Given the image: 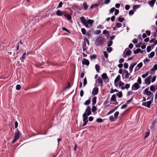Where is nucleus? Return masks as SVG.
<instances>
[{
    "instance_id": "nucleus-18",
    "label": "nucleus",
    "mask_w": 157,
    "mask_h": 157,
    "mask_svg": "<svg viewBox=\"0 0 157 157\" xmlns=\"http://www.w3.org/2000/svg\"><path fill=\"white\" fill-rule=\"evenodd\" d=\"M64 16L69 21H70L71 19V16L69 14H65Z\"/></svg>"
},
{
    "instance_id": "nucleus-34",
    "label": "nucleus",
    "mask_w": 157,
    "mask_h": 157,
    "mask_svg": "<svg viewBox=\"0 0 157 157\" xmlns=\"http://www.w3.org/2000/svg\"><path fill=\"white\" fill-rule=\"evenodd\" d=\"M96 121L98 123H101L103 122V120L101 118H98L96 119Z\"/></svg>"
},
{
    "instance_id": "nucleus-25",
    "label": "nucleus",
    "mask_w": 157,
    "mask_h": 157,
    "mask_svg": "<svg viewBox=\"0 0 157 157\" xmlns=\"http://www.w3.org/2000/svg\"><path fill=\"white\" fill-rule=\"evenodd\" d=\"M116 95L119 98H122L123 96L122 94L121 91L117 92L116 94Z\"/></svg>"
},
{
    "instance_id": "nucleus-6",
    "label": "nucleus",
    "mask_w": 157,
    "mask_h": 157,
    "mask_svg": "<svg viewBox=\"0 0 157 157\" xmlns=\"http://www.w3.org/2000/svg\"><path fill=\"white\" fill-rule=\"evenodd\" d=\"M131 53V52L130 50H129L127 48H126L123 52L122 56L123 58H125L127 56H130Z\"/></svg>"
},
{
    "instance_id": "nucleus-1",
    "label": "nucleus",
    "mask_w": 157,
    "mask_h": 157,
    "mask_svg": "<svg viewBox=\"0 0 157 157\" xmlns=\"http://www.w3.org/2000/svg\"><path fill=\"white\" fill-rule=\"evenodd\" d=\"M80 20L82 23L87 28H89L90 26H91L94 22V20L90 19L86 20L84 17H81Z\"/></svg>"
},
{
    "instance_id": "nucleus-63",
    "label": "nucleus",
    "mask_w": 157,
    "mask_h": 157,
    "mask_svg": "<svg viewBox=\"0 0 157 157\" xmlns=\"http://www.w3.org/2000/svg\"><path fill=\"white\" fill-rule=\"evenodd\" d=\"M101 32V31L100 30H96L95 31L94 33L96 34H100Z\"/></svg>"
},
{
    "instance_id": "nucleus-33",
    "label": "nucleus",
    "mask_w": 157,
    "mask_h": 157,
    "mask_svg": "<svg viewBox=\"0 0 157 157\" xmlns=\"http://www.w3.org/2000/svg\"><path fill=\"white\" fill-rule=\"evenodd\" d=\"M98 4H93L90 7V9H92L93 8L95 7L96 6H99Z\"/></svg>"
},
{
    "instance_id": "nucleus-4",
    "label": "nucleus",
    "mask_w": 157,
    "mask_h": 157,
    "mask_svg": "<svg viewBox=\"0 0 157 157\" xmlns=\"http://www.w3.org/2000/svg\"><path fill=\"white\" fill-rule=\"evenodd\" d=\"M97 83H98V84L97 85V86H100L101 87H102L103 81L102 78L100 77H98L96 80V84Z\"/></svg>"
},
{
    "instance_id": "nucleus-14",
    "label": "nucleus",
    "mask_w": 157,
    "mask_h": 157,
    "mask_svg": "<svg viewBox=\"0 0 157 157\" xmlns=\"http://www.w3.org/2000/svg\"><path fill=\"white\" fill-rule=\"evenodd\" d=\"M101 77L104 82L105 80L108 79V77L106 73L103 74L101 75Z\"/></svg>"
},
{
    "instance_id": "nucleus-32",
    "label": "nucleus",
    "mask_w": 157,
    "mask_h": 157,
    "mask_svg": "<svg viewBox=\"0 0 157 157\" xmlns=\"http://www.w3.org/2000/svg\"><path fill=\"white\" fill-rule=\"evenodd\" d=\"M140 6L139 5H135L133 6V9L134 10H135L136 9L140 7Z\"/></svg>"
},
{
    "instance_id": "nucleus-31",
    "label": "nucleus",
    "mask_w": 157,
    "mask_h": 157,
    "mask_svg": "<svg viewBox=\"0 0 157 157\" xmlns=\"http://www.w3.org/2000/svg\"><path fill=\"white\" fill-rule=\"evenodd\" d=\"M109 119L111 122H113L116 120V119H115L113 116H111L109 117Z\"/></svg>"
},
{
    "instance_id": "nucleus-17",
    "label": "nucleus",
    "mask_w": 157,
    "mask_h": 157,
    "mask_svg": "<svg viewBox=\"0 0 157 157\" xmlns=\"http://www.w3.org/2000/svg\"><path fill=\"white\" fill-rule=\"evenodd\" d=\"M133 52L134 54H136L140 52H141V53H142L143 52V51L141 50L140 48H137L136 50H134Z\"/></svg>"
},
{
    "instance_id": "nucleus-64",
    "label": "nucleus",
    "mask_w": 157,
    "mask_h": 157,
    "mask_svg": "<svg viewBox=\"0 0 157 157\" xmlns=\"http://www.w3.org/2000/svg\"><path fill=\"white\" fill-rule=\"evenodd\" d=\"M127 107V105H126V104H124V105H123L121 107V109H125V108H126Z\"/></svg>"
},
{
    "instance_id": "nucleus-56",
    "label": "nucleus",
    "mask_w": 157,
    "mask_h": 157,
    "mask_svg": "<svg viewBox=\"0 0 157 157\" xmlns=\"http://www.w3.org/2000/svg\"><path fill=\"white\" fill-rule=\"evenodd\" d=\"M116 9L115 8V7H113L110 9V13H112Z\"/></svg>"
},
{
    "instance_id": "nucleus-41",
    "label": "nucleus",
    "mask_w": 157,
    "mask_h": 157,
    "mask_svg": "<svg viewBox=\"0 0 157 157\" xmlns=\"http://www.w3.org/2000/svg\"><path fill=\"white\" fill-rule=\"evenodd\" d=\"M90 57L91 59H95L96 58V56L95 55H93L92 56H90Z\"/></svg>"
},
{
    "instance_id": "nucleus-15",
    "label": "nucleus",
    "mask_w": 157,
    "mask_h": 157,
    "mask_svg": "<svg viewBox=\"0 0 157 157\" xmlns=\"http://www.w3.org/2000/svg\"><path fill=\"white\" fill-rule=\"evenodd\" d=\"M64 12L63 11H61L59 10H58L56 12V15L58 16H61L63 15Z\"/></svg>"
},
{
    "instance_id": "nucleus-36",
    "label": "nucleus",
    "mask_w": 157,
    "mask_h": 157,
    "mask_svg": "<svg viewBox=\"0 0 157 157\" xmlns=\"http://www.w3.org/2000/svg\"><path fill=\"white\" fill-rule=\"evenodd\" d=\"M148 72H147L145 74H143L142 75V77L143 78H145L148 75Z\"/></svg>"
},
{
    "instance_id": "nucleus-47",
    "label": "nucleus",
    "mask_w": 157,
    "mask_h": 157,
    "mask_svg": "<svg viewBox=\"0 0 157 157\" xmlns=\"http://www.w3.org/2000/svg\"><path fill=\"white\" fill-rule=\"evenodd\" d=\"M116 26L118 28L121 27L122 26V24L120 23H117L116 24Z\"/></svg>"
},
{
    "instance_id": "nucleus-52",
    "label": "nucleus",
    "mask_w": 157,
    "mask_h": 157,
    "mask_svg": "<svg viewBox=\"0 0 157 157\" xmlns=\"http://www.w3.org/2000/svg\"><path fill=\"white\" fill-rule=\"evenodd\" d=\"M151 47L150 46H148L147 48V51L148 52H149L151 51Z\"/></svg>"
},
{
    "instance_id": "nucleus-10",
    "label": "nucleus",
    "mask_w": 157,
    "mask_h": 157,
    "mask_svg": "<svg viewBox=\"0 0 157 157\" xmlns=\"http://www.w3.org/2000/svg\"><path fill=\"white\" fill-rule=\"evenodd\" d=\"M99 89L97 87H95L93 90L92 94L93 95H96L98 93Z\"/></svg>"
},
{
    "instance_id": "nucleus-46",
    "label": "nucleus",
    "mask_w": 157,
    "mask_h": 157,
    "mask_svg": "<svg viewBox=\"0 0 157 157\" xmlns=\"http://www.w3.org/2000/svg\"><path fill=\"white\" fill-rule=\"evenodd\" d=\"M137 82H138V84H140L141 83V78L140 77H139L138 78V80H137Z\"/></svg>"
},
{
    "instance_id": "nucleus-62",
    "label": "nucleus",
    "mask_w": 157,
    "mask_h": 157,
    "mask_svg": "<svg viewBox=\"0 0 157 157\" xmlns=\"http://www.w3.org/2000/svg\"><path fill=\"white\" fill-rule=\"evenodd\" d=\"M133 97H132L129 100H127L126 101V102L128 103V104H129V103H130L132 101V99H133Z\"/></svg>"
},
{
    "instance_id": "nucleus-38",
    "label": "nucleus",
    "mask_w": 157,
    "mask_h": 157,
    "mask_svg": "<svg viewBox=\"0 0 157 157\" xmlns=\"http://www.w3.org/2000/svg\"><path fill=\"white\" fill-rule=\"evenodd\" d=\"M105 58L106 59L108 58V53L106 51L103 52Z\"/></svg>"
},
{
    "instance_id": "nucleus-11",
    "label": "nucleus",
    "mask_w": 157,
    "mask_h": 157,
    "mask_svg": "<svg viewBox=\"0 0 157 157\" xmlns=\"http://www.w3.org/2000/svg\"><path fill=\"white\" fill-rule=\"evenodd\" d=\"M143 63L141 62L137 64L135 68V72L139 70L142 66Z\"/></svg>"
},
{
    "instance_id": "nucleus-9",
    "label": "nucleus",
    "mask_w": 157,
    "mask_h": 157,
    "mask_svg": "<svg viewBox=\"0 0 157 157\" xmlns=\"http://www.w3.org/2000/svg\"><path fill=\"white\" fill-rule=\"evenodd\" d=\"M140 88V86L138 83H135L134 84L132 87V90H136Z\"/></svg>"
},
{
    "instance_id": "nucleus-40",
    "label": "nucleus",
    "mask_w": 157,
    "mask_h": 157,
    "mask_svg": "<svg viewBox=\"0 0 157 157\" xmlns=\"http://www.w3.org/2000/svg\"><path fill=\"white\" fill-rule=\"evenodd\" d=\"M112 44H113V41L111 40H110L109 41H108V42L107 43V46L108 47H110V46H111L112 45Z\"/></svg>"
},
{
    "instance_id": "nucleus-24",
    "label": "nucleus",
    "mask_w": 157,
    "mask_h": 157,
    "mask_svg": "<svg viewBox=\"0 0 157 157\" xmlns=\"http://www.w3.org/2000/svg\"><path fill=\"white\" fill-rule=\"evenodd\" d=\"M155 54V52H152L148 55V56L149 58H151L154 56Z\"/></svg>"
},
{
    "instance_id": "nucleus-7",
    "label": "nucleus",
    "mask_w": 157,
    "mask_h": 157,
    "mask_svg": "<svg viewBox=\"0 0 157 157\" xmlns=\"http://www.w3.org/2000/svg\"><path fill=\"white\" fill-rule=\"evenodd\" d=\"M149 88L148 87H147L143 92V94H146L148 96H150L151 95H153V93H152L150 91H149Z\"/></svg>"
},
{
    "instance_id": "nucleus-23",
    "label": "nucleus",
    "mask_w": 157,
    "mask_h": 157,
    "mask_svg": "<svg viewBox=\"0 0 157 157\" xmlns=\"http://www.w3.org/2000/svg\"><path fill=\"white\" fill-rule=\"evenodd\" d=\"M97 97H94L92 98V104L93 105H95L96 102Z\"/></svg>"
},
{
    "instance_id": "nucleus-42",
    "label": "nucleus",
    "mask_w": 157,
    "mask_h": 157,
    "mask_svg": "<svg viewBox=\"0 0 157 157\" xmlns=\"http://www.w3.org/2000/svg\"><path fill=\"white\" fill-rule=\"evenodd\" d=\"M87 83V81L86 80V78L85 77L83 80V86H85Z\"/></svg>"
},
{
    "instance_id": "nucleus-60",
    "label": "nucleus",
    "mask_w": 157,
    "mask_h": 157,
    "mask_svg": "<svg viewBox=\"0 0 157 157\" xmlns=\"http://www.w3.org/2000/svg\"><path fill=\"white\" fill-rule=\"evenodd\" d=\"M63 5V3L62 2H60L58 5V6H57V8H59L62 7V5Z\"/></svg>"
},
{
    "instance_id": "nucleus-59",
    "label": "nucleus",
    "mask_w": 157,
    "mask_h": 157,
    "mask_svg": "<svg viewBox=\"0 0 157 157\" xmlns=\"http://www.w3.org/2000/svg\"><path fill=\"white\" fill-rule=\"evenodd\" d=\"M138 41L137 39H135V38L134 39L132 40V42H133V43L135 44L137 43L138 42Z\"/></svg>"
},
{
    "instance_id": "nucleus-30",
    "label": "nucleus",
    "mask_w": 157,
    "mask_h": 157,
    "mask_svg": "<svg viewBox=\"0 0 157 157\" xmlns=\"http://www.w3.org/2000/svg\"><path fill=\"white\" fill-rule=\"evenodd\" d=\"M150 90L153 92H155L156 90L155 89V87L154 86V85H152L150 86Z\"/></svg>"
},
{
    "instance_id": "nucleus-48",
    "label": "nucleus",
    "mask_w": 157,
    "mask_h": 157,
    "mask_svg": "<svg viewBox=\"0 0 157 157\" xmlns=\"http://www.w3.org/2000/svg\"><path fill=\"white\" fill-rule=\"evenodd\" d=\"M62 29L64 31L68 33H70L69 31L65 27H63L62 28Z\"/></svg>"
},
{
    "instance_id": "nucleus-55",
    "label": "nucleus",
    "mask_w": 157,
    "mask_h": 157,
    "mask_svg": "<svg viewBox=\"0 0 157 157\" xmlns=\"http://www.w3.org/2000/svg\"><path fill=\"white\" fill-rule=\"evenodd\" d=\"M118 90L116 89H115L114 90H113L112 89L110 91V93H112L115 92H118Z\"/></svg>"
},
{
    "instance_id": "nucleus-29",
    "label": "nucleus",
    "mask_w": 157,
    "mask_h": 157,
    "mask_svg": "<svg viewBox=\"0 0 157 157\" xmlns=\"http://www.w3.org/2000/svg\"><path fill=\"white\" fill-rule=\"evenodd\" d=\"M116 96L115 94H113L111 97V100L112 101H116Z\"/></svg>"
},
{
    "instance_id": "nucleus-53",
    "label": "nucleus",
    "mask_w": 157,
    "mask_h": 157,
    "mask_svg": "<svg viewBox=\"0 0 157 157\" xmlns=\"http://www.w3.org/2000/svg\"><path fill=\"white\" fill-rule=\"evenodd\" d=\"M21 86L20 85H17L16 86V89L17 90H19L21 89Z\"/></svg>"
},
{
    "instance_id": "nucleus-43",
    "label": "nucleus",
    "mask_w": 157,
    "mask_h": 157,
    "mask_svg": "<svg viewBox=\"0 0 157 157\" xmlns=\"http://www.w3.org/2000/svg\"><path fill=\"white\" fill-rule=\"evenodd\" d=\"M81 32L83 35H85L86 34V30L85 29L83 28H82L81 29Z\"/></svg>"
},
{
    "instance_id": "nucleus-12",
    "label": "nucleus",
    "mask_w": 157,
    "mask_h": 157,
    "mask_svg": "<svg viewBox=\"0 0 157 157\" xmlns=\"http://www.w3.org/2000/svg\"><path fill=\"white\" fill-rule=\"evenodd\" d=\"M137 63L136 62L133 63H132L130 65L129 67V69L130 72V73H132L133 69L134 67L136 64Z\"/></svg>"
},
{
    "instance_id": "nucleus-3",
    "label": "nucleus",
    "mask_w": 157,
    "mask_h": 157,
    "mask_svg": "<svg viewBox=\"0 0 157 157\" xmlns=\"http://www.w3.org/2000/svg\"><path fill=\"white\" fill-rule=\"evenodd\" d=\"M17 131L16 132L14 135V138L12 141V144L14 143L16 141L18 140L20 137V132L18 130V129H17Z\"/></svg>"
},
{
    "instance_id": "nucleus-44",
    "label": "nucleus",
    "mask_w": 157,
    "mask_h": 157,
    "mask_svg": "<svg viewBox=\"0 0 157 157\" xmlns=\"http://www.w3.org/2000/svg\"><path fill=\"white\" fill-rule=\"evenodd\" d=\"M114 112V110L113 109H112L111 110H110V111H109L108 112V113L106 115H107V116L109 115L110 114H111L112 113Z\"/></svg>"
},
{
    "instance_id": "nucleus-20",
    "label": "nucleus",
    "mask_w": 157,
    "mask_h": 157,
    "mask_svg": "<svg viewBox=\"0 0 157 157\" xmlns=\"http://www.w3.org/2000/svg\"><path fill=\"white\" fill-rule=\"evenodd\" d=\"M83 6L84 10H86L87 9L88 6L86 2H84L83 3Z\"/></svg>"
},
{
    "instance_id": "nucleus-49",
    "label": "nucleus",
    "mask_w": 157,
    "mask_h": 157,
    "mask_svg": "<svg viewBox=\"0 0 157 157\" xmlns=\"http://www.w3.org/2000/svg\"><path fill=\"white\" fill-rule=\"evenodd\" d=\"M27 56L25 52L24 53L22 57L20 58V59L22 58L23 59H24L25 58L26 56Z\"/></svg>"
},
{
    "instance_id": "nucleus-5",
    "label": "nucleus",
    "mask_w": 157,
    "mask_h": 157,
    "mask_svg": "<svg viewBox=\"0 0 157 157\" xmlns=\"http://www.w3.org/2000/svg\"><path fill=\"white\" fill-rule=\"evenodd\" d=\"M153 97L151 99V100L150 101H148L147 102H143L142 104V105L148 107V108H149L150 107V105L152 103V101H153Z\"/></svg>"
},
{
    "instance_id": "nucleus-39",
    "label": "nucleus",
    "mask_w": 157,
    "mask_h": 157,
    "mask_svg": "<svg viewBox=\"0 0 157 157\" xmlns=\"http://www.w3.org/2000/svg\"><path fill=\"white\" fill-rule=\"evenodd\" d=\"M97 109L96 106H92V111L93 113H94L96 111Z\"/></svg>"
},
{
    "instance_id": "nucleus-19",
    "label": "nucleus",
    "mask_w": 157,
    "mask_h": 157,
    "mask_svg": "<svg viewBox=\"0 0 157 157\" xmlns=\"http://www.w3.org/2000/svg\"><path fill=\"white\" fill-rule=\"evenodd\" d=\"M156 1V0H151L149 2V5L151 7L153 6Z\"/></svg>"
},
{
    "instance_id": "nucleus-35",
    "label": "nucleus",
    "mask_w": 157,
    "mask_h": 157,
    "mask_svg": "<svg viewBox=\"0 0 157 157\" xmlns=\"http://www.w3.org/2000/svg\"><path fill=\"white\" fill-rule=\"evenodd\" d=\"M119 112L118 111L116 112L114 114V116L115 118L116 119H117V117H118L119 114Z\"/></svg>"
},
{
    "instance_id": "nucleus-8",
    "label": "nucleus",
    "mask_w": 157,
    "mask_h": 157,
    "mask_svg": "<svg viewBox=\"0 0 157 157\" xmlns=\"http://www.w3.org/2000/svg\"><path fill=\"white\" fill-rule=\"evenodd\" d=\"M85 113L87 116L90 115L91 113V108L89 106H88L85 110V113Z\"/></svg>"
},
{
    "instance_id": "nucleus-27",
    "label": "nucleus",
    "mask_w": 157,
    "mask_h": 157,
    "mask_svg": "<svg viewBox=\"0 0 157 157\" xmlns=\"http://www.w3.org/2000/svg\"><path fill=\"white\" fill-rule=\"evenodd\" d=\"M95 68L97 71L98 72H99L100 70L99 66L98 64H97L95 65Z\"/></svg>"
},
{
    "instance_id": "nucleus-13",
    "label": "nucleus",
    "mask_w": 157,
    "mask_h": 157,
    "mask_svg": "<svg viewBox=\"0 0 157 157\" xmlns=\"http://www.w3.org/2000/svg\"><path fill=\"white\" fill-rule=\"evenodd\" d=\"M87 115H86L85 113H83L82 115L83 118V121L84 122H88V117Z\"/></svg>"
},
{
    "instance_id": "nucleus-16",
    "label": "nucleus",
    "mask_w": 157,
    "mask_h": 157,
    "mask_svg": "<svg viewBox=\"0 0 157 157\" xmlns=\"http://www.w3.org/2000/svg\"><path fill=\"white\" fill-rule=\"evenodd\" d=\"M89 61L88 59H84L82 62V63L83 64H85L88 66L89 64Z\"/></svg>"
},
{
    "instance_id": "nucleus-58",
    "label": "nucleus",
    "mask_w": 157,
    "mask_h": 157,
    "mask_svg": "<svg viewBox=\"0 0 157 157\" xmlns=\"http://www.w3.org/2000/svg\"><path fill=\"white\" fill-rule=\"evenodd\" d=\"M80 96L81 97H82L84 94V91L82 90L80 91Z\"/></svg>"
},
{
    "instance_id": "nucleus-26",
    "label": "nucleus",
    "mask_w": 157,
    "mask_h": 157,
    "mask_svg": "<svg viewBox=\"0 0 157 157\" xmlns=\"http://www.w3.org/2000/svg\"><path fill=\"white\" fill-rule=\"evenodd\" d=\"M145 82L146 84L149 85L151 83V80H149V79H147V78H146L145 80Z\"/></svg>"
},
{
    "instance_id": "nucleus-37",
    "label": "nucleus",
    "mask_w": 157,
    "mask_h": 157,
    "mask_svg": "<svg viewBox=\"0 0 157 157\" xmlns=\"http://www.w3.org/2000/svg\"><path fill=\"white\" fill-rule=\"evenodd\" d=\"M118 84L119 87H121L122 86H124V82H122L121 81H119Z\"/></svg>"
},
{
    "instance_id": "nucleus-51",
    "label": "nucleus",
    "mask_w": 157,
    "mask_h": 157,
    "mask_svg": "<svg viewBox=\"0 0 157 157\" xmlns=\"http://www.w3.org/2000/svg\"><path fill=\"white\" fill-rule=\"evenodd\" d=\"M112 48L111 47H108L107 48V51L109 52H110L112 51Z\"/></svg>"
},
{
    "instance_id": "nucleus-45",
    "label": "nucleus",
    "mask_w": 157,
    "mask_h": 157,
    "mask_svg": "<svg viewBox=\"0 0 157 157\" xmlns=\"http://www.w3.org/2000/svg\"><path fill=\"white\" fill-rule=\"evenodd\" d=\"M124 18L119 17L118 18V21L120 22H122L124 21Z\"/></svg>"
},
{
    "instance_id": "nucleus-21",
    "label": "nucleus",
    "mask_w": 157,
    "mask_h": 157,
    "mask_svg": "<svg viewBox=\"0 0 157 157\" xmlns=\"http://www.w3.org/2000/svg\"><path fill=\"white\" fill-rule=\"evenodd\" d=\"M121 78V76L120 75H118L116 78L114 80V83L115 84L118 81H120L119 80H120Z\"/></svg>"
},
{
    "instance_id": "nucleus-28",
    "label": "nucleus",
    "mask_w": 157,
    "mask_h": 157,
    "mask_svg": "<svg viewBox=\"0 0 157 157\" xmlns=\"http://www.w3.org/2000/svg\"><path fill=\"white\" fill-rule=\"evenodd\" d=\"M90 98H89V99L86 100L85 102L84 103V105H88L90 104Z\"/></svg>"
},
{
    "instance_id": "nucleus-54",
    "label": "nucleus",
    "mask_w": 157,
    "mask_h": 157,
    "mask_svg": "<svg viewBox=\"0 0 157 157\" xmlns=\"http://www.w3.org/2000/svg\"><path fill=\"white\" fill-rule=\"evenodd\" d=\"M124 68L127 69L128 67V64L127 63H124Z\"/></svg>"
},
{
    "instance_id": "nucleus-50",
    "label": "nucleus",
    "mask_w": 157,
    "mask_h": 157,
    "mask_svg": "<svg viewBox=\"0 0 157 157\" xmlns=\"http://www.w3.org/2000/svg\"><path fill=\"white\" fill-rule=\"evenodd\" d=\"M149 134H150V132H147L146 133H145V134L144 138H146L148 137V136L149 135Z\"/></svg>"
},
{
    "instance_id": "nucleus-22",
    "label": "nucleus",
    "mask_w": 157,
    "mask_h": 157,
    "mask_svg": "<svg viewBox=\"0 0 157 157\" xmlns=\"http://www.w3.org/2000/svg\"><path fill=\"white\" fill-rule=\"evenodd\" d=\"M82 49L83 52L86 51L87 49V48L86 45V43L85 42L83 44V45H82Z\"/></svg>"
},
{
    "instance_id": "nucleus-2",
    "label": "nucleus",
    "mask_w": 157,
    "mask_h": 157,
    "mask_svg": "<svg viewBox=\"0 0 157 157\" xmlns=\"http://www.w3.org/2000/svg\"><path fill=\"white\" fill-rule=\"evenodd\" d=\"M105 39L102 37H99L96 40L95 42V44L98 46L102 45L105 42Z\"/></svg>"
},
{
    "instance_id": "nucleus-57",
    "label": "nucleus",
    "mask_w": 157,
    "mask_h": 157,
    "mask_svg": "<svg viewBox=\"0 0 157 157\" xmlns=\"http://www.w3.org/2000/svg\"><path fill=\"white\" fill-rule=\"evenodd\" d=\"M109 33V32L106 30H105L103 31V34H107Z\"/></svg>"
},
{
    "instance_id": "nucleus-61",
    "label": "nucleus",
    "mask_w": 157,
    "mask_h": 157,
    "mask_svg": "<svg viewBox=\"0 0 157 157\" xmlns=\"http://www.w3.org/2000/svg\"><path fill=\"white\" fill-rule=\"evenodd\" d=\"M134 13V11L133 10H130L129 12V14L130 15H133Z\"/></svg>"
}]
</instances>
